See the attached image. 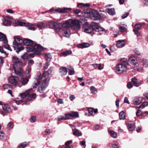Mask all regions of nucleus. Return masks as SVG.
<instances>
[{"label":"nucleus","instance_id":"obj_1","mask_svg":"<svg viewBox=\"0 0 148 148\" xmlns=\"http://www.w3.org/2000/svg\"><path fill=\"white\" fill-rule=\"evenodd\" d=\"M80 21L75 20V30H79L80 28V25L82 24V22L85 23L83 25V29L84 32L89 33L92 31L97 32L103 31L104 29L100 26L99 24L94 22H92L90 24H88L86 19H79Z\"/></svg>","mask_w":148,"mask_h":148},{"label":"nucleus","instance_id":"obj_2","mask_svg":"<svg viewBox=\"0 0 148 148\" xmlns=\"http://www.w3.org/2000/svg\"><path fill=\"white\" fill-rule=\"evenodd\" d=\"M12 61L14 63L13 65V69L15 73L21 77H23V71L21 68V66L22 65V63L21 60L16 57H13Z\"/></svg>","mask_w":148,"mask_h":148},{"label":"nucleus","instance_id":"obj_3","mask_svg":"<svg viewBox=\"0 0 148 148\" xmlns=\"http://www.w3.org/2000/svg\"><path fill=\"white\" fill-rule=\"evenodd\" d=\"M43 50L42 47L36 44L35 42L33 43L32 46H29L27 47V51L28 52L33 51L35 54L39 55L41 51Z\"/></svg>","mask_w":148,"mask_h":148},{"label":"nucleus","instance_id":"obj_4","mask_svg":"<svg viewBox=\"0 0 148 148\" xmlns=\"http://www.w3.org/2000/svg\"><path fill=\"white\" fill-rule=\"evenodd\" d=\"M40 75L41 74H40V76L39 77L38 79L42 82V84L41 87H39L38 90L40 92L42 93L48 85V83L47 82V76L48 75L47 72V71L44 72L42 77L40 76Z\"/></svg>","mask_w":148,"mask_h":148},{"label":"nucleus","instance_id":"obj_5","mask_svg":"<svg viewBox=\"0 0 148 148\" xmlns=\"http://www.w3.org/2000/svg\"><path fill=\"white\" fill-rule=\"evenodd\" d=\"M23 40L19 38L16 37H14V41L13 42V47L15 48H17L15 49L17 53H18L20 51L24 49L21 45L23 44Z\"/></svg>","mask_w":148,"mask_h":148},{"label":"nucleus","instance_id":"obj_6","mask_svg":"<svg viewBox=\"0 0 148 148\" xmlns=\"http://www.w3.org/2000/svg\"><path fill=\"white\" fill-rule=\"evenodd\" d=\"M59 32L61 29H68L69 27L73 29L74 28V20L72 19H69L64 23L62 24L59 23Z\"/></svg>","mask_w":148,"mask_h":148},{"label":"nucleus","instance_id":"obj_7","mask_svg":"<svg viewBox=\"0 0 148 148\" xmlns=\"http://www.w3.org/2000/svg\"><path fill=\"white\" fill-rule=\"evenodd\" d=\"M124 62V63L119 64L116 66V71L117 73H122L127 70L126 66L127 64V61L125 60Z\"/></svg>","mask_w":148,"mask_h":148},{"label":"nucleus","instance_id":"obj_8","mask_svg":"<svg viewBox=\"0 0 148 148\" xmlns=\"http://www.w3.org/2000/svg\"><path fill=\"white\" fill-rule=\"evenodd\" d=\"M71 10L70 8H58L57 9H54L53 8L51 9L50 10V12L51 13H66Z\"/></svg>","mask_w":148,"mask_h":148},{"label":"nucleus","instance_id":"obj_9","mask_svg":"<svg viewBox=\"0 0 148 148\" xmlns=\"http://www.w3.org/2000/svg\"><path fill=\"white\" fill-rule=\"evenodd\" d=\"M3 110L1 112V114L4 116L5 113H10L11 112V109L9 105L5 104L2 106Z\"/></svg>","mask_w":148,"mask_h":148},{"label":"nucleus","instance_id":"obj_10","mask_svg":"<svg viewBox=\"0 0 148 148\" xmlns=\"http://www.w3.org/2000/svg\"><path fill=\"white\" fill-rule=\"evenodd\" d=\"M59 23L58 22H54L50 21L49 22V27L51 28H54L56 32H59Z\"/></svg>","mask_w":148,"mask_h":148},{"label":"nucleus","instance_id":"obj_11","mask_svg":"<svg viewBox=\"0 0 148 148\" xmlns=\"http://www.w3.org/2000/svg\"><path fill=\"white\" fill-rule=\"evenodd\" d=\"M19 77L17 76L11 77H9L8 81L9 82L14 85L16 86L18 81Z\"/></svg>","mask_w":148,"mask_h":148},{"label":"nucleus","instance_id":"obj_12","mask_svg":"<svg viewBox=\"0 0 148 148\" xmlns=\"http://www.w3.org/2000/svg\"><path fill=\"white\" fill-rule=\"evenodd\" d=\"M143 98L140 97H137L134 99L131 102V104L133 105H138L141 103Z\"/></svg>","mask_w":148,"mask_h":148},{"label":"nucleus","instance_id":"obj_13","mask_svg":"<svg viewBox=\"0 0 148 148\" xmlns=\"http://www.w3.org/2000/svg\"><path fill=\"white\" fill-rule=\"evenodd\" d=\"M91 9H87L83 11L82 12V14L83 16L85 18H89L91 16Z\"/></svg>","mask_w":148,"mask_h":148},{"label":"nucleus","instance_id":"obj_14","mask_svg":"<svg viewBox=\"0 0 148 148\" xmlns=\"http://www.w3.org/2000/svg\"><path fill=\"white\" fill-rule=\"evenodd\" d=\"M13 20V23L14 24V26H24L27 25H26V23L22 21L21 20H18L16 21L14 19H12Z\"/></svg>","mask_w":148,"mask_h":148},{"label":"nucleus","instance_id":"obj_15","mask_svg":"<svg viewBox=\"0 0 148 148\" xmlns=\"http://www.w3.org/2000/svg\"><path fill=\"white\" fill-rule=\"evenodd\" d=\"M132 81L134 86L136 87L139 86L142 84V81L137 79L135 77L132 78Z\"/></svg>","mask_w":148,"mask_h":148},{"label":"nucleus","instance_id":"obj_16","mask_svg":"<svg viewBox=\"0 0 148 148\" xmlns=\"http://www.w3.org/2000/svg\"><path fill=\"white\" fill-rule=\"evenodd\" d=\"M0 41L2 42L3 44H7L8 42L6 36L1 32H0Z\"/></svg>","mask_w":148,"mask_h":148},{"label":"nucleus","instance_id":"obj_17","mask_svg":"<svg viewBox=\"0 0 148 148\" xmlns=\"http://www.w3.org/2000/svg\"><path fill=\"white\" fill-rule=\"evenodd\" d=\"M125 44L124 40H119L116 42V46L118 48H121L124 47Z\"/></svg>","mask_w":148,"mask_h":148},{"label":"nucleus","instance_id":"obj_18","mask_svg":"<svg viewBox=\"0 0 148 148\" xmlns=\"http://www.w3.org/2000/svg\"><path fill=\"white\" fill-rule=\"evenodd\" d=\"M141 27V25L140 24H137L135 25V28L133 29V31L135 34H136L137 37H138L140 36V34L138 32V31L140 30Z\"/></svg>","mask_w":148,"mask_h":148},{"label":"nucleus","instance_id":"obj_19","mask_svg":"<svg viewBox=\"0 0 148 148\" xmlns=\"http://www.w3.org/2000/svg\"><path fill=\"white\" fill-rule=\"evenodd\" d=\"M23 43H24V44L27 46H26L25 48L27 49V47L29 46H32V44H33V43L34 42L32 40L28 39H24L23 40Z\"/></svg>","mask_w":148,"mask_h":148},{"label":"nucleus","instance_id":"obj_20","mask_svg":"<svg viewBox=\"0 0 148 148\" xmlns=\"http://www.w3.org/2000/svg\"><path fill=\"white\" fill-rule=\"evenodd\" d=\"M128 61L133 66L136 65L137 63V60L133 56H131L129 58Z\"/></svg>","mask_w":148,"mask_h":148},{"label":"nucleus","instance_id":"obj_21","mask_svg":"<svg viewBox=\"0 0 148 148\" xmlns=\"http://www.w3.org/2000/svg\"><path fill=\"white\" fill-rule=\"evenodd\" d=\"M126 25L125 24H121L119 25L118 26L120 32H127V29L126 28Z\"/></svg>","mask_w":148,"mask_h":148},{"label":"nucleus","instance_id":"obj_22","mask_svg":"<svg viewBox=\"0 0 148 148\" xmlns=\"http://www.w3.org/2000/svg\"><path fill=\"white\" fill-rule=\"evenodd\" d=\"M91 13L92 17L97 18H99V14L96 10H91Z\"/></svg>","mask_w":148,"mask_h":148},{"label":"nucleus","instance_id":"obj_23","mask_svg":"<svg viewBox=\"0 0 148 148\" xmlns=\"http://www.w3.org/2000/svg\"><path fill=\"white\" fill-rule=\"evenodd\" d=\"M48 24L45 22H40L37 24V27L40 29H42L47 27Z\"/></svg>","mask_w":148,"mask_h":148},{"label":"nucleus","instance_id":"obj_24","mask_svg":"<svg viewBox=\"0 0 148 148\" xmlns=\"http://www.w3.org/2000/svg\"><path fill=\"white\" fill-rule=\"evenodd\" d=\"M13 21L12 19H3L2 20L3 24L6 26L10 25Z\"/></svg>","mask_w":148,"mask_h":148},{"label":"nucleus","instance_id":"obj_25","mask_svg":"<svg viewBox=\"0 0 148 148\" xmlns=\"http://www.w3.org/2000/svg\"><path fill=\"white\" fill-rule=\"evenodd\" d=\"M128 128L130 131H132L135 129V124L134 123H127V124Z\"/></svg>","mask_w":148,"mask_h":148},{"label":"nucleus","instance_id":"obj_26","mask_svg":"<svg viewBox=\"0 0 148 148\" xmlns=\"http://www.w3.org/2000/svg\"><path fill=\"white\" fill-rule=\"evenodd\" d=\"M77 46L79 48H84L89 47L90 45L88 43H82L77 45Z\"/></svg>","mask_w":148,"mask_h":148},{"label":"nucleus","instance_id":"obj_27","mask_svg":"<svg viewBox=\"0 0 148 148\" xmlns=\"http://www.w3.org/2000/svg\"><path fill=\"white\" fill-rule=\"evenodd\" d=\"M60 73L62 75H64L67 73V70L66 68L61 67L59 69Z\"/></svg>","mask_w":148,"mask_h":148},{"label":"nucleus","instance_id":"obj_28","mask_svg":"<svg viewBox=\"0 0 148 148\" xmlns=\"http://www.w3.org/2000/svg\"><path fill=\"white\" fill-rule=\"evenodd\" d=\"M27 52L25 53L22 56V58L23 59H27L29 58L33 57V56H32L31 54L29 53V52L27 51Z\"/></svg>","mask_w":148,"mask_h":148},{"label":"nucleus","instance_id":"obj_29","mask_svg":"<svg viewBox=\"0 0 148 148\" xmlns=\"http://www.w3.org/2000/svg\"><path fill=\"white\" fill-rule=\"evenodd\" d=\"M140 62L143 67H146L148 66V61L146 59H142L140 61Z\"/></svg>","mask_w":148,"mask_h":148},{"label":"nucleus","instance_id":"obj_30","mask_svg":"<svg viewBox=\"0 0 148 148\" xmlns=\"http://www.w3.org/2000/svg\"><path fill=\"white\" fill-rule=\"evenodd\" d=\"M72 53V51L69 50L62 52L61 53V56L65 57L71 54Z\"/></svg>","mask_w":148,"mask_h":148},{"label":"nucleus","instance_id":"obj_31","mask_svg":"<svg viewBox=\"0 0 148 148\" xmlns=\"http://www.w3.org/2000/svg\"><path fill=\"white\" fill-rule=\"evenodd\" d=\"M32 89H31L29 90H27L25 92L23 93H21L20 95L21 98H24L27 97V95L29 94L30 92L32 91Z\"/></svg>","mask_w":148,"mask_h":148},{"label":"nucleus","instance_id":"obj_32","mask_svg":"<svg viewBox=\"0 0 148 148\" xmlns=\"http://www.w3.org/2000/svg\"><path fill=\"white\" fill-rule=\"evenodd\" d=\"M108 133L111 137L116 138L117 136V133L113 130H108Z\"/></svg>","mask_w":148,"mask_h":148},{"label":"nucleus","instance_id":"obj_33","mask_svg":"<svg viewBox=\"0 0 148 148\" xmlns=\"http://www.w3.org/2000/svg\"><path fill=\"white\" fill-rule=\"evenodd\" d=\"M28 81V79L26 78H22L20 80V82L23 85L27 84Z\"/></svg>","mask_w":148,"mask_h":148},{"label":"nucleus","instance_id":"obj_34","mask_svg":"<svg viewBox=\"0 0 148 148\" xmlns=\"http://www.w3.org/2000/svg\"><path fill=\"white\" fill-rule=\"evenodd\" d=\"M31 69L30 67H27V68L25 74L26 76L27 77L30 78L31 76L30 72L31 71Z\"/></svg>","mask_w":148,"mask_h":148},{"label":"nucleus","instance_id":"obj_35","mask_svg":"<svg viewBox=\"0 0 148 148\" xmlns=\"http://www.w3.org/2000/svg\"><path fill=\"white\" fill-rule=\"evenodd\" d=\"M119 115L120 119L124 120L125 119V114L123 111H122L121 112L119 113Z\"/></svg>","mask_w":148,"mask_h":148},{"label":"nucleus","instance_id":"obj_36","mask_svg":"<svg viewBox=\"0 0 148 148\" xmlns=\"http://www.w3.org/2000/svg\"><path fill=\"white\" fill-rule=\"evenodd\" d=\"M65 116L66 119V120L71 119L72 118L74 117V112L72 114L67 113L65 114Z\"/></svg>","mask_w":148,"mask_h":148},{"label":"nucleus","instance_id":"obj_37","mask_svg":"<svg viewBox=\"0 0 148 148\" xmlns=\"http://www.w3.org/2000/svg\"><path fill=\"white\" fill-rule=\"evenodd\" d=\"M107 12L110 14L113 15L115 13L114 9V8H108L107 10Z\"/></svg>","mask_w":148,"mask_h":148},{"label":"nucleus","instance_id":"obj_38","mask_svg":"<svg viewBox=\"0 0 148 148\" xmlns=\"http://www.w3.org/2000/svg\"><path fill=\"white\" fill-rule=\"evenodd\" d=\"M69 71V74L70 75H73L74 74V69L73 67L70 66L68 69Z\"/></svg>","mask_w":148,"mask_h":148},{"label":"nucleus","instance_id":"obj_39","mask_svg":"<svg viewBox=\"0 0 148 148\" xmlns=\"http://www.w3.org/2000/svg\"><path fill=\"white\" fill-rule=\"evenodd\" d=\"M82 135L81 132L76 129H75V135L80 136Z\"/></svg>","mask_w":148,"mask_h":148},{"label":"nucleus","instance_id":"obj_40","mask_svg":"<svg viewBox=\"0 0 148 148\" xmlns=\"http://www.w3.org/2000/svg\"><path fill=\"white\" fill-rule=\"evenodd\" d=\"M36 97V94H32L29 95L28 97V99L30 101L32 100L33 99H35Z\"/></svg>","mask_w":148,"mask_h":148},{"label":"nucleus","instance_id":"obj_41","mask_svg":"<svg viewBox=\"0 0 148 148\" xmlns=\"http://www.w3.org/2000/svg\"><path fill=\"white\" fill-rule=\"evenodd\" d=\"M71 34L70 31L68 29H66V31L64 32V36L66 37H69Z\"/></svg>","mask_w":148,"mask_h":148},{"label":"nucleus","instance_id":"obj_42","mask_svg":"<svg viewBox=\"0 0 148 148\" xmlns=\"http://www.w3.org/2000/svg\"><path fill=\"white\" fill-rule=\"evenodd\" d=\"M2 46L4 47V48H5L10 51H12V49L10 46L7 45V44L4 43L2 45Z\"/></svg>","mask_w":148,"mask_h":148},{"label":"nucleus","instance_id":"obj_43","mask_svg":"<svg viewBox=\"0 0 148 148\" xmlns=\"http://www.w3.org/2000/svg\"><path fill=\"white\" fill-rule=\"evenodd\" d=\"M45 56L46 60L48 61H50L51 59L50 54H46L45 55Z\"/></svg>","mask_w":148,"mask_h":148},{"label":"nucleus","instance_id":"obj_44","mask_svg":"<svg viewBox=\"0 0 148 148\" xmlns=\"http://www.w3.org/2000/svg\"><path fill=\"white\" fill-rule=\"evenodd\" d=\"M99 18H105L106 17L107 13L106 12H103L99 14Z\"/></svg>","mask_w":148,"mask_h":148},{"label":"nucleus","instance_id":"obj_45","mask_svg":"<svg viewBox=\"0 0 148 148\" xmlns=\"http://www.w3.org/2000/svg\"><path fill=\"white\" fill-rule=\"evenodd\" d=\"M112 146L113 148H119V144L117 142L112 143Z\"/></svg>","mask_w":148,"mask_h":148},{"label":"nucleus","instance_id":"obj_46","mask_svg":"<svg viewBox=\"0 0 148 148\" xmlns=\"http://www.w3.org/2000/svg\"><path fill=\"white\" fill-rule=\"evenodd\" d=\"M28 144V143H27L26 142L21 143L19 146L20 148H24L25 147L26 145Z\"/></svg>","mask_w":148,"mask_h":148},{"label":"nucleus","instance_id":"obj_47","mask_svg":"<svg viewBox=\"0 0 148 148\" xmlns=\"http://www.w3.org/2000/svg\"><path fill=\"white\" fill-rule=\"evenodd\" d=\"M41 81L39 79L37 80V82L36 83H35L33 86V88H36L38 86L39 84Z\"/></svg>","mask_w":148,"mask_h":148},{"label":"nucleus","instance_id":"obj_48","mask_svg":"<svg viewBox=\"0 0 148 148\" xmlns=\"http://www.w3.org/2000/svg\"><path fill=\"white\" fill-rule=\"evenodd\" d=\"M3 87L4 89H8V88H11L12 86L9 84H5L3 85Z\"/></svg>","mask_w":148,"mask_h":148},{"label":"nucleus","instance_id":"obj_49","mask_svg":"<svg viewBox=\"0 0 148 148\" xmlns=\"http://www.w3.org/2000/svg\"><path fill=\"white\" fill-rule=\"evenodd\" d=\"M91 91L92 93L95 94V92L97 91L96 88L94 86H91L90 88Z\"/></svg>","mask_w":148,"mask_h":148},{"label":"nucleus","instance_id":"obj_50","mask_svg":"<svg viewBox=\"0 0 148 148\" xmlns=\"http://www.w3.org/2000/svg\"><path fill=\"white\" fill-rule=\"evenodd\" d=\"M13 124L11 123H9L7 125V128L8 129H10L13 128Z\"/></svg>","mask_w":148,"mask_h":148},{"label":"nucleus","instance_id":"obj_51","mask_svg":"<svg viewBox=\"0 0 148 148\" xmlns=\"http://www.w3.org/2000/svg\"><path fill=\"white\" fill-rule=\"evenodd\" d=\"M0 52L4 54V55L6 56H7L8 55V53H6V52L3 51V48L0 46Z\"/></svg>","mask_w":148,"mask_h":148},{"label":"nucleus","instance_id":"obj_52","mask_svg":"<svg viewBox=\"0 0 148 148\" xmlns=\"http://www.w3.org/2000/svg\"><path fill=\"white\" fill-rule=\"evenodd\" d=\"M133 86V85L131 82H128L127 84V87L129 89L132 88Z\"/></svg>","mask_w":148,"mask_h":148},{"label":"nucleus","instance_id":"obj_53","mask_svg":"<svg viewBox=\"0 0 148 148\" xmlns=\"http://www.w3.org/2000/svg\"><path fill=\"white\" fill-rule=\"evenodd\" d=\"M134 69L139 72L142 71L143 70V68L142 67H135Z\"/></svg>","mask_w":148,"mask_h":148},{"label":"nucleus","instance_id":"obj_54","mask_svg":"<svg viewBox=\"0 0 148 148\" xmlns=\"http://www.w3.org/2000/svg\"><path fill=\"white\" fill-rule=\"evenodd\" d=\"M134 52L136 55L140 56V53L139 51V50L137 49H135L134 50Z\"/></svg>","mask_w":148,"mask_h":148},{"label":"nucleus","instance_id":"obj_55","mask_svg":"<svg viewBox=\"0 0 148 148\" xmlns=\"http://www.w3.org/2000/svg\"><path fill=\"white\" fill-rule=\"evenodd\" d=\"M142 106H143V108L145 107L148 106V102L146 101L143 103Z\"/></svg>","mask_w":148,"mask_h":148},{"label":"nucleus","instance_id":"obj_56","mask_svg":"<svg viewBox=\"0 0 148 148\" xmlns=\"http://www.w3.org/2000/svg\"><path fill=\"white\" fill-rule=\"evenodd\" d=\"M142 114L141 111L140 110H138L136 112V115L137 116H139L141 115Z\"/></svg>","mask_w":148,"mask_h":148},{"label":"nucleus","instance_id":"obj_57","mask_svg":"<svg viewBox=\"0 0 148 148\" xmlns=\"http://www.w3.org/2000/svg\"><path fill=\"white\" fill-rule=\"evenodd\" d=\"M49 65V64L48 62L46 63L44 66V70L47 69L48 68Z\"/></svg>","mask_w":148,"mask_h":148},{"label":"nucleus","instance_id":"obj_58","mask_svg":"<svg viewBox=\"0 0 148 148\" xmlns=\"http://www.w3.org/2000/svg\"><path fill=\"white\" fill-rule=\"evenodd\" d=\"M53 69V67H50L49 69L48 72H47L49 74H50L52 72Z\"/></svg>","mask_w":148,"mask_h":148},{"label":"nucleus","instance_id":"obj_59","mask_svg":"<svg viewBox=\"0 0 148 148\" xmlns=\"http://www.w3.org/2000/svg\"><path fill=\"white\" fill-rule=\"evenodd\" d=\"M36 118L34 116H33L30 119V121L31 122L34 123L35 121Z\"/></svg>","mask_w":148,"mask_h":148},{"label":"nucleus","instance_id":"obj_60","mask_svg":"<svg viewBox=\"0 0 148 148\" xmlns=\"http://www.w3.org/2000/svg\"><path fill=\"white\" fill-rule=\"evenodd\" d=\"M72 142V141L71 140L67 141L65 142V145L66 147H68Z\"/></svg>","mask_w":148,"mask_h":148},{"label":"nucleus","instance_id":"obj_61","mask_svg":"<svg viewBox=\"0 0 148 148\" xmlns=\"http://www.w3.org/2000/svg\"><path fill=\"white\" fill-rule=\"evenodd\" d=\"M4 136V133L2 132H0V139L3 138Z\"/></svg>","mask_w":148,"mask_h":148},{"label":"nucleus","instance_id":"obj_62","mask_svg":"<svg viewBox=\"0 0 148 148\" xmlns=\"http://www.w3.org/2000/svg\"><path fill=\"white\" fill-rule=\"evenodd\" d=\"M34 63V61L32 60H31L28 61V64L29 66L32 65Z\"/></svg>","mask_w":148,"mask_h":148},{"label":"nucleus","instance_id":"obj_63","mask_svg":"<svg viewBox=\"0 0 148 148\" xmlns=\"http://www.w3.org/2000/svg\"><path fill=\"white\" fill-rule=\"evenodd\" d=\"M129 13L128 12H126L125 13L124 15H123L122 16V18H126L127 16H128Z\"/></svg>","mask_w":148,"mask_h":148},{"label":"nucleus","instance_id":"obj_64","mask_svg":"<svg viewBox=\"0 0 148 148\" xmlns=\"http://www.w3.org/2000/svg\"><path fill=\"white\" fill-rule=\"evenodd\" d=\"M86 142L84 140H82L80 142V144L81 145H83L85 147L86 146L85 144Z\"/></svg>","mask_w":148,"mask_h":148}]
</instances>
